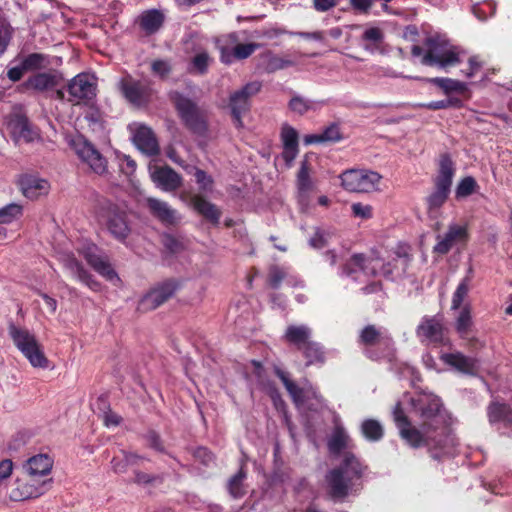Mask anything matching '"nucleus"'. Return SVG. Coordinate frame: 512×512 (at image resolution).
Returning a JSON list of instances; mask_svg holds the SVG:
<instances>
[{
  "instance_id": "obj_1",
  "label": "nucleus",
  "mask_w": 512,
  "mask_h": 512,
  "mask_svg": "<svg viewBox=\"0 0 512 512\" xmlns=\"http://www.w3.org/2000/svg\"><path fill=\"white\" fill-rule=\"evenodd\" d=\"M90 201L97 221L106 227L115 240L125 243L132 233V222L127 211L96 192L92 193Z\"/></svg>"
},
{
  "instance_id": "obj_2",
  "label": "nucleus",
  "mask_w": 512,
  "mask_h": 512,
  "mask_svg": "<svg viewBox=\"0 0 512 512\" xmlns=\"http://www.w3.org/2000/svg\"><path fill=\"white\" fill-rule=\"evenodd\" d=\"M364 467L351 452H345L339 467L330 470L326 476L327 493L334 501L344 500L354 485V481L363 475Z\"/></svg>"
},
{
  "instance_id": "obj_3",
  "label": "nucleus",
  "mask_w": 512,
  "mask_h": 512,
  "mask_svg": "<svg viewBox=\"0 0 512 512\" xmlns=\"http://www.w3.org/2000/svg\"><path fill=\"white\" fill-rule=\"evenodd\" d=\"M424 48L414 45L411 54L414 57H421V64L424 66L447 69L460 63L459 53L448 40L439 35L429 36L424 41Z\"/></svg>"
},
{
  "instance_id": "obj_4",
  "label": "nucleus",
  "mask_w": 512,
  "mask_h": 512,
  "mask_svg": "<svg viewBox=\"0 0 512 512\" xmlns=\"http://www.w3.org/2000/svg\"><path fill=\"white\" fill-rule=\"evenodd\" d=\"M358 344L362 347L364 355L373 361H391L396 354L395 342L386 328L368 324L358 335Z\"/></svg>"
},
{
  "instance_id": "obj_5",
  "label": "nucleus",
  "mask_w": 512,
  "mask_h": 512,
  "mask_svg": "<svg viewBox=\"0 0 512 512\" xmlns=\"http://www.w3.org/2000/svg\"><path fill=\"white\" fill-rule=\"evenodd\" d=\"M455 170V164L451 156L448 153L441 154L438 162V173L434 179V190L426 198L430 214L437 212L448 199Z\"/></svg>"
},
{
  "instance_id": "obj_6",
  "label": "nucleus",
  "mask_w": 512,
  "mask_h": 512,
  "mask_svg": "<svg viewBox=\"0 0 512 512\" xmlns=\"http://www.w3.org/2000/svg\"><path fill=\"white\" fill-rule=\"evenodd\" d=\"M8 329L15 346L28 359L33 367H48L49 360L33 334L26 329L18 328L13 323L9 324Z\"/></svg>"
},
{
  "instance_id": "obj_7",
  "label": "nucleus",
  "mask_w": 512,
  "mask_h": 512,
  "mask_svg": "<svg viewBox=\"0 0 512 512\" xmlns=\"http://www.w3.org/2000/svg\"><path fill=\"white\" fill-rule=\"evenodd\" d=\"M170 100L188 129L199 135L206 132L207 124L204 113L193 100L178 91L170 93Z\"/></svg>"
},
{
  "instance_id": "obj_8",
  "label": "nucleus",
  "mask_w": 512,
  "mask_h": 512,
  "mask_svg": "<svg viewBox=\"0 0 512 512\" xmlns=\"http://www.w3.org/2000/svg\"><path fill=\"white\" fill-rule=\"evenodd\" d=\"M170 100L188 129L199 135L206 132L207 124L204 113L193 100L178 91L170 93Z\"/></svg>"
},
{
  "instance_id": "obj_9",
  "label": "nucleus",
  "mask_w": 512,
  "mask_h": 512,
  "mask_svg": "<svg viewBox=\"0 0 512 512\" xmlns=\"http://www.w3.org/2000/svg\"><path fill=\"white\" fill-rule=\"evenodd\" d=\"M170 100L188 129L199 135L206 132L207 124L204 113L193 100L178 91L170 93Z\"/></svg>"
},
{
  "instance_id": "obj_10",
  "label": "nucleus",
  "mask_w": 512,
  "mask_h": 512,
  "mask_svg": "<svg viewBox=\"0 0 512 512\" xmlns=\"http://www.w3.org/2000/svg\"><path fill=\"white\" fill-rule=\"evenodd\" d=\"M457 445V439L447 424L437 426L428 434V452L436 461L452 457Z\"/></svg>"
},
{
  "instance_id": "obj_11",
  "label": "nucleus",
  "mask_w": 512,
  "mask_h": 512,
  "mask_svg": "<svg viewBox=\"0 0 512 512\" xmlns=\"http://www.w3.org/2000/svg\"><path fill=\"white\" fill-rule=\"evenodd\" d=\"M412 404L422 420L421 428L424 431L434 430L437 426L446 424L441 413L442 402L439 397L424 394L413 399Z\"/></svg>"
},
{
  "instance_id": "obj_12",
  "label": "nucleus",
  "mask_w": 512,
  "mask_h": 512,
  "mask_svg": "<svg viewBox=\"0 0 512 512\" xmlns=\"http://www.w3.org/2000/svg\"><path fill=\"white\" fill-rule=\"evenodd\" d=\"M261 88L262 83L260 81H252L230 95L229 108L234 125L237 128L243 126L242 116L250 110V100L261 91Z\"/></svg>"
},
{
  "instance_id": "obj_13",
  "label": "nucleus",
  "mask_w": 512,
  "mask_h": 512,
  "mask_svg": "<svg viewBox=\"0 0 512 512\" xmlns=\"http://www.w3.org/2000/svg\"><path fill=\"white\" fill-rule=\"evenodd\" d=\"M342 186L350 192L367 193L378 188L382 176L370 170H347L341 174Z\"/></svg>"
},
{
  "instance_id": "obj_14",
  "label": "nucleus",
  "mask_w": 512,
  "mask_h": 512,
  "mask_svg": "<svg viewBox=\"0 0 512 512\" xmlns=\"http://www.w3.org/2000/svg\"><path fill=\"white\" fill-rule=\"evenodd\" d=\"M73 147L77 156L89 166L91 171L98 175L107 173L108 161L93 143L80 136L73 141Z\"/></svg>"
},
{
  "instance_id": "obj_15",
  "label": "nucleus",
  "mask_w": 512,
  "mask_h": 512,
  "mask_svg": "<svg viewBox=\"0 0 512 512\" xmlns=\"http://www.w3.org/2000/svg\"><path fill=\"white\" fill-rule=\"evenodd\" d=\"M119 87L125 99L137 107L146 105L153 92L150 81L136 80L131 76L121 79Z\"/></svg>"
},
{
  "instance_id": "obj_16",
  "label": "nucleus",
  "mask_w": 512,
  "mask_h": 512,
  "mask_svg": "<svg viewBox=\"0 0 512 512\" xmlns=\"http://www.w3.org/2000/svg\"><path fill=\"white\" fill-rule=\"evenodd\" d=\"M416 335L422 343L445 345L448 342L442 317L439 315L423 317L417 326Z\"/></svg>"
},
{
  "instance_id": "obj_17",
  "label": "nucleus",
  "mask_w": 512,
  "mask_h": 512,
  "mask_svg": "<svg viewBox=\"0 0 512 512\" xmlns=\"http://www.w3.org/2000/svg\"><path fill=\"white\" fill-rule=\"evenodd\" d=\"M96 83L87 73H80L71 79L67 85L68 101L73 104L86 103L96 96Z\"/></svg>"
},
{
  "instance_id": "obj_18",
  "label": "nucleus",
  "mask_w": 512,
  "mask_h": 512,
  "mask_svg": "<svg viewBox=\"0 0 512 512\" xmlns=\"http://www.w3.org/2000/svg\"><path fill=\"white\" fill-rule=\"evenodd\" d=\"M176 290L177 284L172 280H167L145 294L140 300L139 308L144 311L154 310L168 301Z\"/></svg>"
},
{
  "instance_id": "obj_19",
  "label": "nucleus",
  "mask_w": 512,
  "mask_h": 512,
  "mask_svg": "<svg viewBox=\"0 0 512 512\" xmlns=\"http://www.w3.org/2000/svg\"><path fill=\"white\" fill-rule=\"evenodd\" d=\"M185 52L187 54L195 53L189 64L188 70L191 73L205 75L213 61L208 51L201 46L196 37L190 35L185 41Z\"/></svg>"
},
{
  "instance_id": "obj_20",
  "label": "nucleus",
  "mask_w": 512,
  "mask_h": 512,
  "mask_svg": "<svg viewBox=\"0 0 512 512\" xmlns=\"http://www.w3.org/2000/svg\"><path fill=\"white\" fill-rule=\"evenodd\" d=\"M64 78L62 74L56 70L47 72H38L30 77L23 83L26 89H32L36 92L43 93L52 91L61 85Z\"/></svg>"
},
{
  "instance_id": "obj_21",
  "label": "nucleus",
  "mask_w": 512,
  "mask_h": 512,
  "mask_svg": "<svg viewBox=\"0 0 512 512\" xmlns=\"http://www.w3.org/2000/svg\"><path fill=\"white\" fill-rule=\"evenodd\" d=\"M375 259L367 257L364 254H354L351 258L342 266V275L357 279L359 272L364 273L367 276H375L377 274V265L374 263Z\"/></svg>"
},
{
  "instance_id": "obj_22",
  "label": "nucleus",
  "mask_w": 512,
  "mask_h": 512,
  "mask_svg": "<svg viewBox=\"0 0 512 512\" xmlns=\"http://www.w3.org/2000/svg\"><path fill=\"white\" fill-rule=\"evenodd\" d=\"M146 205L151 215L160 221L163 225L174 226L181 220L177 210L173 209L165 201L149 197L146 199Z\"/></svg>"
},
{
  "instance_id": "obj_23",
  "label": "nucleus",
  "mask_w": 512,
  "mask_h": 512,
  "mask_svg": "<svg viewBox=\"0 0 512 512\" xmlns=\"http://www.w3.org/2000/svg\"><path fill=\"white\" fill-rule=\"evenodd\" d=\"M47 492V484L29 483L22 476L18 477L14 487L10 491V499L23 501L30 498H37Z\"/></svg>"
},
{
  "instance_id": "obj_24",
  "label": "nucleus",
  "mask_w": 512,
  "mask_h": 512,
  "mask_svg": "<svg viewBox=\"0 0 512 512\" xmlns=\"http://www.w3.org/2000/svg\"><path fill=\"white\" fill-rule=\"evenodd\" d=\"M133 142L135 146L146 155L155 156L160 152L155 134L145 125H139L136 128L133 134Z\"/></svg>"
},
{
  "instance_id": "obj_25",
  "label": "nucleus",
  "mask_w": 512,
  "mask_h": 512,
  "mask_svg": "<svg viewBox=\"0 0 512 512\" xmlns=\"http://www.w3.org/2000/svg\"><path fill=\"white\" fill-rule=\"evenodd\" d=\"M8 129L14 141L21 140L29 143L38 137V133L31 127L28 119L24 115H14L8 122Z\"/></svg>"
},
{
  "instance_id": "obj_26",
  "label": "nucleus",
  "mask_w": 512,
  "mask_h": 512,
  "mask_svg": "<svg viewBox=\"0 0 512 512\" xmlns=\"http://www.w3.org/2000/svg\"><path fill=\"white\" fill-rule=\"evenodd\" d=\"M467 238V230L460 225H450L443 237L438 236V242L434 246V252L447 254L457 243L464 242Z\"/></svg>"
},
{
  "instance_id": "obj_27",
  "label": "nucleus",
  "mask_w": 512,
  "mask_h": 512,
  "mask_svg": "<svg viewBox=\"0 0 512 512\" xmlns=\"http://www.w3.org/2000/svg\"><path fill=\"white\" fill-rule=\"evenodd\" d=\"M312 167L307 160V156L301 161L300 168L297 172V189L298 200L301 205L307 206L309 202V194L313 190V182L311 179Z\"/></svg>"
},
{
  "instance_id": "obj_28",
  "label": "nucleus",
  "mask_w": 512,
  "mask_h": 512,
  "mask_svg": "<svg viewBox=\"0 0 512 512\" xmlns=\"http://www.w3.org/2000/svg\"><path fill=\"white\" fill-rule=\"evenodd\" d=\"M153 181L165 191H173L181 186L180 175L169 166L156 168L152 173Z\"/></svg>"
},
{
  "instance_id": "obj_29",
  "label": "nucleus",
  "mask_w": 512,
  "mask_h": 512,
  "mask_svg": "<svg viewBox=\"0 0 512 512\" xmlns=\"http://www.w3.org/2000/svg\"><path fill=\"white\" fill-rule=\"evenodd\" d=\"M190 204L200 215L213 225H218L222 215L221 210L213 203L207 201L201 195H193Z\"/></svg>"
},
{
  "instance_id": "obj_30",
  "label": "nucleus",
  "mask_w": 512,
  "mask_h": 512,
  "mask_svg": "<svg viewBox=\"0 0 512 512\" xmlns=\"http://www.w3.org/2000/svg\"><path fill=\"white\" fill-rule=\"evenodd\" d=\"M440 359L447 365L452 366L456 370L473 375L477 369V361L474 358L467 357L460 352L444 353Z\"/></svg>"
},
{
  "instance_id": "obj_31",
  "label": "nucleus",
  "mask_w": 512,
  "mask_h": 512,
  "mask_svg": "<svg viewBox=\"0 0 512 512\" xmlns=\"http://www.w3.org/2000/svg\"><path fill=\"white\" fill-rule=\"evenodd\" d=\"M20 187L25 197L29 199H37L42 195H46L50 185L48 181L34 176H24L20 180Z\"/></svg>"
},
{
  "instance_id": "obj_32",
  "label": "nucleus",
  "mask_w": 512,
  "mask_h": 512,
  "mask_svg": "<svg viewBox=\"0 0 512 512\" xmlns=\"http://www.w3.org/2000/svg\"><path fill=\"white\" fill-rule=\"evenodd\" d=\"M312 330L306 325H290L284 334V339L297 350H301L311 341Z\"/></svg>"
},
{
  "instance_id": "obj_33",
  "label": "nucleus",
  "mask_w": 512,
  "mask_h": 512,
  "mask_svg": "<svg viewBox=\"0 0 512 512\" xmlns=\"http://www.w3.org/2000/svg\"><path fill=\"white\" fill-rule=\"evenodd\" d=\"M164 20V14L157 9L146 10L138 18L139 26L146 35H152L159 31Z\"/></svg>"
},
{
  "instance_id": "obj_34",
  "label": "nucleus",
  "mask_w": 512,
  "mask_h": 512,
  "mask_svg": "<svg viewBox=\"0 0 512 512\" xmlns=\"http://www.w3.org/2000/svg\"><path fill=\"white\" fill-rule=\"evenodd\" d=\"M64 266L73 277L86 284L90 289L94 291L99 289L100 284L92 278L76 258L68 256L65 259Z\"/></svg>"
},
{
  "instance_id": "obj_35",
  "label": "nucleus",
  "mask_w": 512,
  "mask_h": 512,
  "mask_svg": "<svg viewBox=\"0 0 512 512\" xmlns=\"http://www.w3.org/2000/svg\"><path fill=\"white\" fill-rule=\"evenodd\" d=\"M53 466V460L47 454H38L29 458L23 465V470L29 471L30 475L46 477Z\"/></svg>"
},
{
  "instance_id": "obj_36",
  "label": "nucleus",
  "mask_w": 512,
  "mask_h": 512,
  "mask_svg": "<svg viewBox=\"0 0 512 512\" xmlns=\"http://www.w3.org/2000/svg\"><path fill=\"white\" fill-rule=\"evenodd\" d=\"M432 430L424 431L421 427L420 429L408 424L405 427H401L399 430L400 436L404 439L408 445L412 448H419L422 446L427 447L428 434Z\"/></svg>"
},
{
  "instance_id": "obj_37",
  "label": "nucleus",
  "mask_w": 512,
  "mask_h": 512,
  "mask_svg": "<svg viewBox=\"0 0 512 512\" xmlns=\"http://www.w3.org/2000/svg\"><path fill=\"white\" fill-rule=\"evenodd\" d=\"M487 414L490 423L503 422L506 426H512V408L505 403L491 402Z\"/></svg>"
},
{
  "instance_id": "obj_38",
  "label": "nucleus",
  "mask_w": 512,
  "mask_h": 512,
  "mask_svg": "<svg viewBox=\"0 0 512 512\" xmlns=\"http://www.w3.org/2000/svg\"><path fill=\"white\" fill-rule=\"evenodd\" d=\"M246 465L243 461L236 474L231 476L227 482L229 494L235 498H242L246 494L245 479L247 478Z\"/></svg>"
},
{
  "instance_id": "obj_39",
  "label": "nucleus",
  "mask_w": 512,
  "mask_h": 512,
  "mask_svg": "<svg viewBox=\"0 0 512 512\" xmlns=\"http://www.w3.org/2000/svg\"><path fill=\"white\" fill-rule=\"evenodd\" d=\"M86 261L88 264L99 274L106 277L109 280H112L114 277L117 276L116 272L111 267L110 263L106 260L105 257L92 253L87 252L85 255Z\"/></svg>"
},
{
  "instance_id": "obj_40",
  "label": "nucleus",
  "mask_w": 512,
  "mask_h": 512,
  "mask_svg": "<svg viewBox=\"0 0 512 512\" xmlns=\"http://www.w3.org/2000/svg\"><path fill=\"white\" fill-rule=\"evenodd\" d=\"M349 442L350 437L345 429L342 426H336L328 440L327 446L330 453L339 455L342 450L349 446Z\"/></svg>"
},
{
  "instance_id": "obj_41",
  "label": "nucleus",
  "mask_w": 512,
  "mask_h": 512,
  "mask_svg": "<svg viewBox=\"0 0 512 512\" xmlns=\"http://www.w3.org/2000/svg\"><path fill=\"white\" fill-rule=\"evenodd\" d=\"M363 437L370 442H378L384 436V427L376 419H365L360 426Z\"/></svg>"
},
{
  "instance_id": "obj_42",
  "label": "nucleus",
  "mask_w": 512,
  "mask_h": 512,
  "mask_svg": "<svg viewBox=\"0 0 512 512\" xmlns=\"http://www.w3.org/2000/svg\"><path fill=\"white\" fill-rule=\"evenodd\" d=\"M300 351L307 360L306 365L323 364L325 362V351L318 342L311 340Z\"/></svg>"
},
{
  "instance_id": "obj_43",
  "label": "nucleus",
  "mask_w": 512,
  "mask_h": 512,
  "mask_svg": "<svg viewBox=\"0 0 512 512\" xmlns=\"http://www.w3.org/2000/svg\"><path fill=\"white\" fill-rule=\"evenodd\" d=\"M275 374L282 381L286 390L297 404L305 401V395L302 388L298 387L288 376V374L280 368L275 369Z\"/></svg>"
},
{
  "instance_id": "obj_44",
  "label": "nucleus",
  "mask_w": 512,
  "mask_h": 512,
  "mask_svg": "<svg viewBox=\"0 0 512 512\" xmlns=\"http://www.w3.org/2000/svg\"><path fill=\"white\" fill-rule=\"evenodd\" d=\"M426 82L432 83L442 89L444 93L450 94L451 92H464L466 90V84L463 82H460L458 80H454L451 78H441V77H435V78H427L425 79Z\"/></svg>"
},
{
  "instance_id": "obj_45",
  "label": "nucleus",
  "mask_w": 512,
  "mask_h": 512,
  "mask_svg": "<svg viewBox=\"0 0 512 512\" xmlns=\"http://www.w3.org/2000/svg\"><path fill=\"white\" fill-rule=\"evenodd\" d=\"M21 62L23 63V69H26V71L42 70L50 65L48 55L43 53H30Z\"/></svg>"
},
{
  "instance_id": "obj_46",
  "label": "nucleus",
  "mask_w": 512,
  "mask_h": 512,
  "mask_svg": "<svg viewBox=\"0 0 512 512\" xmlns=\"http://www.w3.org/2000/svg\"><path fill=\"white\" fill-rule=\"evenodd\" d=\"M472 326H473V321H472L470 308L468 306H465L460 311V313L456 319V324H455L456 331L458 332V334L460 335L461 338H467L470 335V333L472 332Z\"/></svg>"
},
{
  "instance_id": "obj_47",
  "label": "nucleus",
  "mask_w": 512,
  "mask_h": 512,
  "mask_svg": "<svg viewBox=\"0 0 512 512\" xmlns=\"http://www.w3.org/2000/svg\"><path fill=\"white\" fill-rule=\"evenodd\" d=\"M361 39L363 42L366 43L364 45V48L367 51L373 53L376 49H378L380 44L383 42L384 34L381 29L377 27H372L365 30V32L361 36Z\"/></svg>"
},
{
  "instance_id": "obj_48",
  "label": "nucleus",
  "mask_w": 512,
  "mask_h": 512,
  "mask_svg": "<svg viewBox=\"0 0 512 512\" xmlns=\"http://www.w3.org/2000/svg\"><path fill=\"white\" fill-rule=\"evenodd\" d=\"M133 474L134 478L132 479V482L143 487L162 484L164 481L163 475L146 473L138 469H134Z\"/></svg>"
},
{
  "instance_id": "obj_49",
  "label": "nucleus",
  "mask_w": 512,
  "mask_h": 512,
  "mask_svg": "<svg viewBox=\"0 0 512 512\" xmlns=\"http://www.w3.org/2000/svg\"><path fill=\"white\" fill-rule=\"evenodd\" d=\"M14 29L9 21L0 15V56L5 53L13 37Z\"/></svg>"
},
{
  "instance_id": "obj_50",
  "label": "nucleus",
  "mask_w": 512,
  "mask_h": 512,
  "mask_svg": "<svg viewBox=\"0 0 512 512\" xmlns=\"http://www.w3.org/2000/svg\"><path fill=\"white\" fill-rule=\"evenodd\" d=\"M23 208L16 203H10L0 209V224H9L22 215Z\"/></svg>"
},
{
  "instance_id": "obj_51",
  "label": "nucleus",
  "mask_w": 512,
  "mask_h": 512,
  "mask_svg": "<svg viewBox=\"0 0 512 512\" xmlns=\"http://www.w3.org/2000/svg\"><path fill=\"white\" fill-rule=\"evenodd\" d=\"M333 233L329 230L316 228L313 236L309 239V245L315 249H322L328 246Z\"/></svg>"
},
{
  "instance_id": "obj_52",
  "label": "nucleus",
  "mask_w": 512,
  "mask_h": 512,
  "mask_svg": "<svg viewBox=\"0 0 512 512\" xmlns=\"http://www.w3.org/2000/svg\"><path fill=\"white\" fill-rule=\"evenodd\" d=\"M469 278L465 277L458 285L456 291L453 294L452 297V304L451 308L453 310H457L460 308L463 300L468 295L469 289H470V283Z\"/></svg>"
},
{
  "instance_id": "obj_53",
  "label": "nucleus",
  "mask_w": 512,
  "mask_h": 512,
  "mask_svg": "<svg viewBox=\"0 0 512 512\" xmlns=\"http://www.w3.org/2000/svg\"><path fill=\"white\" fill-rule=\"evenodd\" d=\"M288 107L294 113L303 115L313 109V102L299 95H295L290 99Z\"/></svg>"
},
{
  "instance_id": "obj_54",
  "label": "nucleus",
  "mask_w": 512,
  "mask_h": 512,
  "mask_svg": "<svg viewBox=\"0 0 512 512\" xmlns=\"http://www.w3.org/2000/svg\"><path fill=\"white\" fill-rule=\"evenodd\" d=\"M476 187H477V182L473 177L467 176V177L463 178L458 183V185L456 187V191H455L456 198H463V197L470 196L471 194L474 193Z\"/></svg>"
},
{
  "instance_id": "obj_55",
  "label": "nucleus",
  "mask_w": 512,
  "mask_h": 512,
  "mask_svg": "<svg viewBox=\"0 0 512 512\" xmlns=\"http://www.w3.org/2000/svg\"><path fill=\"white\" fill-rule=\"evenodd\" d=\"M258 48H260V44L258 43H246V44H237L234 47V57L237 60H244L250 57Z\"/></svg>"
},
{
  "instance_id": "obj_56",
  "label": "nucleus",
  "mask_w": 512,
  "mask_h": 512,
  "mask_svg": "<svg viewBox=\"0 0 512 512\" xmlns=\"http://www.w3.org/2000/svg\"><path fill=\"white\" fill-rule=\"evenodd\" d=\"M283 147H298V132L291 126H284L281 132Z\"/></svg>"
},
{
  "instance_id": "obj_57",
  "label": "nucleus",
  "mask_w": 512,
  "mask_h": 512,
  "mask_svg": "<svg viewBox=\"0 0 512 512\" xmlns=\"http://www.w3.org/2000/svg\"><path fill=\"white\" fill-rule=\"evenodd\" d=\"M151 70L155 75H158L160 78L164 79L167 78L171 73L172 66L166 60L157 59L152 62Z\"/></svg>"
},
{
  "instance_id": "obj_58",
  "label": "nucleus",
  "mask_w": 512,
  "mask_h": 512,
  "mask_svg": "<svg viewBox=\"0 0 512 512\" xmlns=\"http://www.w3.org/2000/svg\"><path fill=\"white\" fill-rule=\"evenodd\" d=\"M285 277V271L282 268L274 265L269 269L268 283L273 289H278Z\"/></svg>"
},
{
  "instance_id": "obj_59",
  "label": "nucleus",
  "mask_w": 512,
  "mask_h": 512,
  "mask_svg": "<svg viewBox=\"0 0 512 512\" xmlns=\"http://www.w3.org/2000/svg\"><path fill=\"white\" fill-rule=\"evenodd\" d=\"M293 65V62L288 59H283L278 56H271L267 62L266 70L269 73L281 70Z\"/></svg>"
},
{
  "instance_id": "obj_60",
  "label": "nucleus",
  "mask_w": 512,
  "mask_h": 512,
  "mask_svg": "<svg viewBox=\"0 0 512 512\" xmlns=\"http://www.w3.org/2000/svg\"><path fill=\"white\" fill-rule=\"evenodd\" d=\"M323 142H337L342 139L340 128L337 124L333 123L326 127L321 133Z\"/></svg>"
},
{
  "instance_id": "obj_61",
  "label": "nucleus",
  "mask_w": 512,
  "mask_h": 512,
  "mask_svg": "<svg viewBox=\"0 0 512 512\" xmlns=\"http://www.w3.org/2000/svg\"><path fill=\"white\" fill-rule=\"evenodd\" d=\"M393 417L399 430L401 427H405L411 423L409 418L405 415L400 402H398L394 407Z\"/></svg>"
},
{
  "instance_id": "obj_62",
  "label": "nucleus",
  "mask_w": 512,
  "mask_h": 512,
  "mask_svg": "<svg viewBox=\"0 0 512 512\" xmlns=\"http://www.w3.org/2000/svg\"><path fill=\"white\" fill-rule=\"evenodd\" d=\"M352 213L355 217L369 219L372 217V207L362 203H354L351 206Z\"/></svg>"
},
{
  "instance_id": "obj_63",
  "label": "nucleus",
  "mask_w": 512,
  "mask_h": 512,
  "mask_svg": "<svg viewBox=\"0 0 512 512\" xmlns=\"http://www.w3.org/2000/svg\"><path fill=\"white\" fill-rule=\"evenodd\" d=\"M146 440L150 448L159 452H164V446L162 444L161 438L155 431H149L146 434Z\"/></svg>"
},
{
  "instance_id": "obj_64",
  "label": "nucleus",
  "mask_w": 512,
  "mask_h": 512,
  "mask_svg": "<svg viewBox=\"0 0 512 512\" xmlns=\"http://www.w3.org/2000/svg\"><path fill=\"white\" fill-rule=\"evenodd\" d=\"M194 176L196 178V182L203 190H207L212 186L213 180L205 171L196 168Z\"/></svg>"
}]
</instances>
